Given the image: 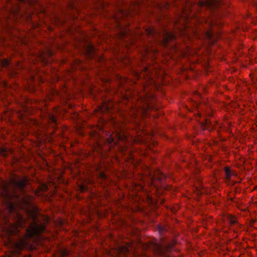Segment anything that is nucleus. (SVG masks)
<instances>
[{"instance_id":"f257e3e1","label":"nucleus","mask_w":257,"mask_h":257,"mask_svg":"<svg viewBox=\"0 0 257 257\" xmlns=\"http://www.w3.org/2000/svg\"><path fill=\"white\" fill-rule=\"evenodd\" d=\"M149 34L154 37L159 43L165 47H168V43L170 41L175 40L177 37L174 33L165 29L158 31L153 29L149 30Z\"/></svg>"},{"instance_id":"f03ea898","label":"nucleus","mask_w":257,"mask_h":257,"mask_svg":"<svg viewBox=\"0 0 257 257\" xmlns=\"http://www.w3.org/2000/svg\"><path fill=\"white\" fill-rule=\"evenodd\" d=\"M45 226L39 224L37 222H34L30 225L26 229L25 238H22L21 243L22 245H26L29 244L28 239L33 237H38L40 234L45 231Z\"/></svg>"},{"instance_id":"7ed1b4c3","label":"nucleus","mask_w":257,"mask_h":257,"mask_svg":"<svg viewBox=\"0 0 257 257\" xmlns=\"http://www.w3.org/2000/svg\"><path fill=\"white\" fill-rule=\"evenodd\" d=\"M28 183V180L26 178H23L21 179H15L12 181V183L14 186L22 191Z\"/></svg>"},{"instance_id":"20e7f679","label":"nucleus","mask_w":257,"mask_h":257,"mask_svg":"<svg viewBox=\"0 0 257 257\" xmlns=\"http://www.w3.org/2000/svg\"><path fill=\"white\" fill-rule=\"evenodd\" d=\"M85 53L87 57L93 58L96 54V50L94 46L91 43H88L84 49Z\"/></svg>"},{"instance_id":"39448f33","label":"nucleus","mask_w":257,"mask_h":257,"mask_svg":"<svg viewBox=\"0 0 257 257\" xmlns=\"http://www.w3.org/2000/svg\"><path fill=\"white\" fill-rule=\"evenodd\" d=\"M165 178V175L159 170H156L151 176V180L153 183H154L155 180H158L160 182H163Z\"/></svg>"},{"instance_id":"423d86ee","label":"nucleus","mask_w":257,"mask_h":257,"mask_svg":"<svg viewBox=\"0 0 257 257\" xmlns=\"http://www.w3.org/2000/svg\"><path fill=\"white\" fill-rule=\"evenodd\" d=\"M116 139L114 138L111 137L110 139L111 140L110 141V143L114 144L115 145H117V142H122L124 141L127 139L126 136L124 135L121 134V133H117L115 134Z\"/></svg>"},{"instance_id":"0eeeda50","label":"nucleus","mask_w":257,"mask_h":257,"mask_svg":"<svg viewBox=\"0 0 257 257\" xmlns=\"http://www.w3.org/2000/svg\"><path fill=\"white\" fill-rule=\"evenodd\" d=\"M144 104L143 105V109L146 110L147 109H155V106L150 102L148 99H145L144 100Z\"/></svg>"},{"instance_id":"6e6552de","label":"nucleus","mask_w":257,"mask_h":257,"mask_svg":"<svg viewBox=\"0 0 257 257\" xmlns=\"http://www.w3.org/2000/svg\"><path fill=\"white\" fill-rule=\"evenodd\" d=\"M225 177L228 180H230L232 173L230 169L228 167L225 168Z\"/></svg>"},{"instance_id":"1a4fd4ad","label":"nucleus","mask_w":257,"mask_h":257,"mask_svg":"<svg viewBox=\"0 0 257 257\" xmlns=\"http://www.w3.org/2000/svg\"><path fill=\"white\" fill-rule=\"evenodd\" d=\"M155 247L156 248L157 252L159 253H163L165 250L164 247L162 245L156 244Z\"/></svg>"},{"instance_id":"9d476101","label":"nucleus","mask_w":257,"mask_h":257,"mask_svg":"<svg viewBox=\"0 0 257 257\" xmlns=\"http://www.w3.org/2000/svg\"><path fill=\"white\" fill-rule=\"evenodd\" d=\"M158 230L160 234H163L164 232L167 230V227L166 226L160 225L158 227Z\"/></svg>"},{"instance_id":"9b49d317","label":"nucleus","mask_w":257,"mask_h":257,"mask_svg":"<svg viewBox=\"0 0 257 257\" xmlns=\"http://www.w3.org/2000/svg\"><path fill=\"white\" fill-rule=\"evenodd\" d=\"M98 176L99 177V178H100V179H102L103 180H106L107 179V176L106 175H105V174L102 172V171H99L98 173Z\"/></svg>"},{"instance_id":"f8f14e48","label":"nucleus","mask_w":257,"mask_h":257,"mask_svg":"<svg viewBox=\"0 0 257 257\" xmlns=\"http://www.w3.org/2000/svg\"><path fill=\"white\" fill-rule=\"evenodd\" d=\"M20 1L23 3H28L29 5L37 3V0H20Z\"/></svg>"},{"instance_id":"ddd939ff","label":"nucleus","mask_w":257,"mask_h":257,"mask_svg":"<svg viewBox=\"0 0 257 257\" xmlns=\"http://www.w3.org/2000/svg\"><path fill=\"white\" fill-rule=\"evenodd\" d=\"M2 65L4 67H8L10 65V62L9 60L4 59L1 62Z\"/></svg>"},{"instance_id":"4468645a","label":"nucleus","mask_w":257,"mask_h":257,"mask_svg":"<svg viewBox=\"0 0 257 257\" xmlns=\"http://www.w3.org/2000/svg\"><path fill=\"white\" fill-rule=\"evenodd\" d=\"M229 222L230 224L233 225L236 223V221L234 218L230 216L229 218Z\"/></svg>"},{"instance_id":"2eb2a0df","label":"nucleus","mask_w":257,"mask_h":257,"mask_svg":"<svg viewBox=\"0 0 257 257\" xmlns=\"http://www.w3.org/2000/svg\"><path fill=\"white\" fill-rule=\"evenodd\" d=\"M49 117H50V120H51V121L52 123H56V118L55 116H54L53 115H50Z\"/></svg>"},{"instance_id":"dca6fc26","label":"nucleus","mask_w":257,"mask_h":257,"mask_svg":"<svg viewBox=\"0 0 257 257\" xmlns=\"http://www.w3.org/2000/svg\"><path fill=\"white\" fill-rule=\"evenodd\" d=\"M23 218L21 217V216H20L19 217V221H20V223H19V225L21 226H22V223L23 222Z\"/></svg>"},{"instance_id":"f3484780","label":"nucleus","mask_w":257,"mask_h":257,"mask_svg":"<svg viewBox=\"0 0 257 257\" xmlns=\"http://www.w3.org/2000/svg\"><path fill=\"white\" fill-rule=\"evenodd\" d=\"M48 187L46 185H45V184L43 185V188H42L43 191H46L48 190Z\"/></svg>"},{"instance_id":"a211bd4d","label":"nucleus","mask_w":257,"mask_h":257,"mask_svg":"<svg viewBox=\"0 0 257 257\" xmlns=\"http://www.w3.org/2000/svg\"><path fill=\"white\" fill-rule=\"evenodd\" d=\"M196 190H197V193L198 194H201L202 193H203V192L201 191V190L199 189L198 187L196 188Z\"/></svg>"},{"instance_id":"6ab92c4d","label":"nucleus","mask_w":257,"mask_h":257,"mask_svg":"<svg viewBox=\"0 0 257 257\" xmlns=\"http://www.w3.org/2000/svg\"><path fill=\"white\" fill-rule=\"evenodd\" d=\"M68 254V253L67 252V251L66 250H64L62 252V255L64 256H67Z\"/></svg>"},{"instance_id":"aec40b11","label":"nucleus","mask_w":257,"mask_h":257,"mask_svg":"<svg viewBox=\"0 0 257 257\" xmlns=\"http://www.w3.org/2000/svg\"><path fill=\"white\" fill-rule=\"evenodd\" d=\"M124 149H124V148H123L122 147H120V150H121V151H122V152L124 151Z\"/></svg>"},{"instance_id":"412c9836","label":"nucleus","mask_w":257,"mask_h":257,"mask_svg":"<svg viewBox=\"0 0 257 257\" xmlns=\"http://www.w3.org/2000/svg\"><path fill=\"white\" fill-rule=\"evenodd\" d=\"M172 244H169L168 247L171 248L172 247Z\"/></svg>"},{"instance_id":"4be33fe9","label":"nucleus","mask_w":257,"mask_h":257,"mask_svg":"<svg viewBox=\"0 0 257 257\" xmlns=\"http://www.w3.org/2000/svg\"><path fill=\"white\" fill-rule=\"evenodd\" d=\"M202 5H206L205 3H203Z\"/></svg>"},{"instance_id":"5701e85b","label":"nucleus","mask_w":257,"mask_h":257,"mask_svg":"<svg viewBox=\"0 0 257 257\" xmlns=\"http://www.w3.org/2000/svg\"><path fill=\"white\" fill-rule=\"evenodd\" d=\"M126 251H128L127 249H125Z\"/></svg>"}]
</instances>
